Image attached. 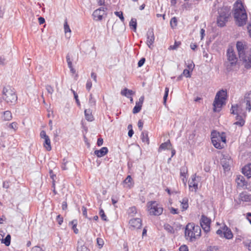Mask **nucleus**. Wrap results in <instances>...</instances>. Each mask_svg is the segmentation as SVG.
<instances>
[{
	"instance_id": "nucleus-16",
	"label": "nucleus",
	"mask_w": 251,
	"mask_h": 251,
	"mask_svg": "<svg viewBox=\"0 0 251 251\" xmlns=\"http://www.w3.org/2000/svg\"><path fill=\"white\" fill-rule=\"evenodd\" d=\"M144 100V97L142 96L139 98L138 101L136 102V105L133 108L132 111L133 114H136L140 111L142 107Z\"/></svg>"
},
{
	"instance_id": "nucleus-33",
	"label": "nucleus",
	"mask_w": 251,
	"mask_h": 251,
	"mask_svg": "<svg viewBox=\"0 0 251 251\" xmlns=\"http://www.w3.org/2000/svg\"><path fill=\"white\" fill-rule=\"evenodd\" d=\"M181 205L183 210H186L188 207V199L187 198H184L181 201Z\"/></svg>"
},
{
	"instance_id": "nucleus-19",
	"label": "nucleus",
	"mask_w": 251,
	"mask_h": 251,
	"mask_svg": "<svg viewBox=\"0 0 251 251\" xmlns=\"http://www.w3.org/2000/svg\"><path fill=\"white\" fill-rule=\"evenodd\" d=\"M242 173L248 178L251 177V163L247 164L243 168Z\"/></svg>"
},
{
	"instance_id": "nucleus-32",
	"label": "nucleus",
	"mask_w": 251,
	"mask_h": 251,
	"mask_svg": "<svg viewBox=\"0 0 251 251\" xmlns=\"http://www.w3.org/2000/svg\"><path fill=\"white\" fill-rule=\"evenodd\" d=\"M229 12L226 9H222L219 11V16L228 19L229 16Z\"/></svg>"
},
{
	"instance_id": "nucleus-50",
	"label": "nucleus",
	"mask_w": 251,
	"mask_h": 251,
	"mask_svg": "<svg viewBox=\"0 0 251 251\" xmlns=\"http://www.w3.org/2000/svg\"><path fill=\"white\" fill-rule=\"evenodd\" d=\"M181 44L180 42L176 41L175 44L173 46H170L169 49V50H176Z\"/></svg>"
},
{
	"instance_id": "nucleus-40",
	"label": "nucleus",
	"mask_w": 251,
	"mask_h": 251,
	"mask_svg": "<svg viewBox=\"0 0 251 251\" xmlns=\"http://www.w3.org/2000/svg\"><path fill=\"white\" fill-rule=\"evenodd\" d=\"M188 170L186 166H182L180 168V175L183 176L184 178L186 177V175L187 173Z\"/></svg>"
},
{
	"instance_id": "nucleus-59",
	"label": "nucleus",
	"mask_w": 251,
	"mask_h": 251,
	"mask_svg": "<svg viewBox=\"0 0 251 251\" xmlns=\"http://www.w3.org/2000/svg\"><path fill=\"white\" fill-rule=\"evenodd\" d=\"M10 182L9 181H4L3 182V187L5 189H8L9 187V184Z\"/></svg>"
},
{
	"instance_id": "nucleus-17",
	"label": "nucleus",
	"mask_w": 251,
	"mask_h": 251,
	"mask_svg": "<svg viewBox=\"0 0 251 251\" xmlns=\"http://www.w3.org/2000/svg\"><path fill=\"white\" fill-rule=\"evenodd\" d=\"M239 200L243 201L249 202L251 201V195L246 192L240 193L239 195Z\"/></svg>"
},
{
	"instance_id": "nucleus-37",
	"label": "nucleus",
	"mask_w": 251,
	"mask_h": 251,
	"mask_svg": "<svg viewBox=\"0 0 251 251\" xmlns=\"http://www.w3.org/2000/svg\"><path fill=\"white\" fill-rule=\"evenodd\" d=\"M96 103V100L93 98L92 94L90 95L89 98V105L91 107H93L95 106Z\"/></svg>"
},
{
	"instance_id": "nucleus-14",
	"label": "nucleus",
	"mask_w": 251,
	"mask_h": 251,
	"mask_svg": "<svg viewBox=\"0 0 251 251\" xmlns=\"http://www.w3.org/2000/svg\"><path fill=\"white\" fill-rule=\"evenodd\" d=\"M147 44L148 46L150 48L152 49L151 46L154 43L155 37L153 29H149L147 33Z\"/></svg>"
},
{
	"instance_id": "nucleus-36",
	"label": "nucleus",
	"mask_w": 251,
	"mask_h": 251,
	"mask_svg": "<svg viewBox=\"0 0 251 251\" xmlns=\"http://www.w3.org/2000/svg\"><path fill=\"white\" fill-rule=\"evenodd\" d=\"M128 214L131 216L133 217L135 215V214L137 213V209L135 207L133 206L130 207L128 210Z\"/></svg>"
},
{
	"instance_id": "nucleus-5",
	"label": "nucleus",
	"mask_w": 251,
	"mask_h": 251,
	"mask_svg": "<svg viewBox=\"0 0 251 251\" xmlns=\"http://www.w3.org/2000/svg\"><path fill=\"white\" fill-rule=\"evenodd\" d=\"M2 98L7 103H15L17 100V96L14 90L10 87H4L2 91Z\"/></svg>"
},
{
	"instance_id": "nucleus-61",
	"label": "nucleus",
	"mask_w": 251,
	"mask_h": 251,
	"mask_svg": "<svg viewBox=\"0 0 251 251\" xmlns=\"http://www.w3.org/2000/svg\"><path fill=\"white\" fill-rule=\"evenodd\" d=\"M68 163L67 161L65 160V159H63V161L62 164V168L64 170H66L67 169L66 167V164Z\"/></svg>"
},
{
	"instance_id": "nucleus-44",
	"label": "nucleus",
	"mask_w": 251,
	"mask_h": 251,
	"mask_svg": "<svg viewBox=\"0 0 251 251\" xmlns=\"http://www.w3.org/2000/svg\"><path fill=\"white\" fill-rule=\"evenodd\" d=\"M177 19L176 17H173L171 19L170 21V25L172 28H175L177 25Z\"/></svg>"
},
{
	"instance_id": "nucleus-21",
	"label": "nucleus",
	"mask_w": 251,
	"mask_h": 251,
	"mask_svg": "<svg viewBox=\"0 0 251 251\" xmlns=\"http://www.w3.org/2000/svg\"><path fill=\"white\" fill-rule=\"evenodd\" d=\"M171 147L172 144L170 141L168 140L167 142L163 143L160 145V147L158 148V151L160 152L162 150L171 149Z\"/></svg>"
},
{
	"instance_id": "nucleus-63",
	"label": "nucleus",
	"mask_w": 251,
	"mask_h": 251,
	"mask_svg": "<svg viewBox=\"0 0 251 251\" xmlns=\"http://www.w3.org/2000/svg\"><path fill=\"white\" fill-rule=\"evenodd\" d=\"M33 251H43L42 249L38 246H36L33 248Z\"/></svg>"
},
{
	"instance_id": "nucleus-30",
	"label": "nucleus",
	"mask_w": 251,
	"mask_h": 251,
	"mask_svg": "<svg viewBox=\"0 0 251 251\" xmlns=\"http://www.w3.org/2000/svg\"><path fill=\"white\" fill-rule=\"evenodd\" d=\"M66 60L68 65V67L70 68L71 72L72 74H75V70L73 67L72 62L71 60L70 55L69 54H68L66 56Z\"/></svg>"
},
{
	"instance_id": "nucleus-22",
	"label": "nucleus",
	"mask_w": 251,
	"mask_h": 251,
	"mask_svg": "<svg viewBox=\"0 0 251 251\" xmlns=\"http://www.w3.org/2000/svg\"><path fill=\"white\" fill-rule=\"evenodd\" d=\"M238 106L241 108L243 110V108H245L247 111L250 112L251 110V102L248 101H242Z\"/></svg>"
},
{
	"instance_id": "nucleus-28",
	"label": "nucleus",
	"mask_w": 251,
	"mask_h": 251,
	"mask_svg": "<svg viewBox=\"0 0 251 251\" xmlns=\"http://www.w3.org/2000/svg\"><path fill=\"white\" fill-rule=\"evenodd\" d=\"M44 141V147L46 149V150L48 151H50L51 150V145H50V140L49 136L47 138H45Z\"/></svg>"
},
{
	"instance_id": "nucleus-12",
	"label": "nucleus",
	"mask_w": 251,
	"mask_h": 251,
	"mask_svg": "<svg viewBox=\"0 0 251 251\" xmlns=\"http://www.w3.org/2000/svg\"><path fill=\"white\" fill-rule=\"evenodd\" d=\"M218 134L217 132L216 131H213L211 133V141L213 145V146L217 149H222L224 148L223 145H222V142L220 141L219 139L215 136Z\"/></svg>"
},
{
	"instance_id": "nucleus-20",
	"label": "nucleus",
	"mask_w": 251,
	"mask_h": 251,
	"mask_svg": "<svg viewBox=\"0 0 251 251\" xmlns=\"http://www.w3.org/2000/svg\"><path fill=\"white\" fill-rule=\"evenodd\" d=\"M108 151V149L106 147H102L100 150H96L94 151V153L98 157H101L104 156L107 153Z\"/></svg>"
},
{
	"instance_id": "nucleus-54",
	"label": "nucleus",
	"mask_w": 251,
	"mask_h": 251,
	"mask_svg": "<svg viewBox=\"0 0 251 251\" xmlns=\"http://www.w3.org/2000/svg\"><path fill=\"white\" fill-rule=\"evenodd\" d=\"M97 244L99 246L100 248H101L104 244V242L103 240L101 238H97Z\"/></svg>"
},
{
	"instance_id": "nucleus-6",
	"label": "nucleus",
	"mask_w": 251,
	"mask_h": 251,
	"mask_svg": "<svg viewBox=\"0 0 251 251\" xmlns=\"http://www.w3.org/2000/svg\"><path fill=\"white\" fill-rule=\"evenodd\" d=\"M148 207L151 215L158 216L163 212V208L155 201L148 202Z\"/></svg>"
},
{
	"instance_id": "nucleus-55",
	"label": "nucleus",
	"mask_w": 251,
	"mask_h": 251,
	"mask_svg": "<svg viewBox=\"0 0 251 251\" xmlns=\"http://www.w3.org/2000/svg\"><path fill=\"white\" fill-rule=\"evenodd\" d=\"M56 221L58 222L59 225H61L63 222V217H62L60 215H58L56 217Z\"/></svg>"
},
{
	"instance_id": "nucleus-52",
	"label": "nucleus",
	"mask_w": 251,
	"mask_h": 251,
	"mask_svg": "<svg viewBox=\"0 0 251 251\" xmlns=\"http://www.w3.org/2000/svg\"><path fill=\"white\" fill-rule=\"evenodd\" d=\"M183 75L186 77H190L191 74L190 72V70L184 69L183 72Z\"/></svg>"
},
{
	"instance_id": "nucleus-13",
	"label": "nucleus",
	"mask_w": 251,
	"mask_h": 251,
	"mask_svg": "<svg viewBox=\"0 0 251 251\" xmlns=\"http://www.w3.org/2000/svg\"><path fill=\"white\" fill-rule=\"evenodd\" d=\"M129 224L131 229H138L141 227L142 220L140 218H134L129 220Z\"/></svg>"
},
{
	"instance_id": "nucleus-18",
	"label": "nucleus",
	"mask_w": 251,
	"mask_h": 251,
	"mask_svg": "<svg viewBox=\"0 0 251 251\" xmlns=\"http://www.w3.org/2000/svg\"><path fill=\"white\" fill-rule=\"evenodd\" d=\"M124 187L127 188H131L133 186L134 182L130 176H127L126 178L125 179L123 182Z\"/></svg>"
},
{
	"instance_id": "nucleus-60",
	"label": "nucleus",
	"mask_w": 251,
	"mask_h": 251,
	"mask_svg": "<svg viewBox=\"0 0 251 251\" xmlns=\"http://www.w3.org/2000/svg\"><path fill=\"white\" fill-rule=\"evenodd\" d=\"M48 136L46 134L45 131L42 130L40 132V137L42 139H45L47 138Z\"/></svg>"
},
{
	"instance_id": "nucleus-34",
	"label": "nucleus",
	"mask_w": 251,
	"mask_h": 251,
	"mask_svg": "<svg viewBox=\"0 0 251 251\" xmlns=\"http://www.w3.org/2000/svg\"><path fill=\"white\" fill-rule=\"evenodd\" d=\"M193 229V232L195 233V235L196 238H197L198 237H200L201 233V229L199 226H195L194 225V228Z\"/></svg>"
},
{
	"instance_id": "nucleus-4",
	"label": "nucleus",
	"mask_w": 251,
	"mask_h": 251,
	"mask_svg": "<svg viewBox=\"0 0 251 251\" xmlns=\"http://www.w3.org/2000/svg\"><path fill=\"white\" fill-rule=\"evenodd\" d=\"M226 92L222 90L219 91L217 94L213 102V110L214 112H219L220 111L223 105L225 104V100Z\"/></svg>"
},
{
	"instance_id": "nucleus-45",
	"label": "nucleus",
	"mask_w": 251,
	"mask_h": 251,
	"mask_svg": "<svg viewBox=\"0 0 251 251\" xmlns=\"http://www.w3.org/2000/svg\"><path fill=\"white\" fill-rule=\"evenodd\" d=\"M164 228L166 231L170 233H174V231L173 227L168 224L164 225Z\"/></svg>"
},
{
	"instance_id": "nucleus-11",
	"label": "nucleus",
	"mask_w": 251,
	"mask_h": 251,
	"mask_svg": "<svg viewBox=\"0 0 251 251\" xmlns=\"http://www.w3.org/2000/svg\"><path fill=\"white\" fill-rule=\"evenodd\" d=\"M227 57L231 66L235 65L237 62V58L232 48H229L227 50Z\"/></svg>"
},
{
	"instance_id": "nucleus-43",
	"label": "nucleus",
	"mask_w": 251,
	"mask_h": 251,
	"mask_svg": "<svg viewBox=\"0 0 251 251\" xmlns=\"http://www.w3.org/2000/svg\"><path fill=\"white\" fill-rule=\"evenodd\" d=\"M187 67L189 70L193 71L194 67L195 64L192 60L187 61V63H186Z\"/></svg>"
},
{
	"instance_id": "nucleus-41",
	"label": "nucleus",
	"mask_w": 251,
	"mask_h": 251,
	"mask_svg": "<svg viewBox=\"0 0 251 251\" xmlns=\"http://www.w3.org/2000/svg\"><path fill=\"white\" fill-rule=\"evenodd\" d=\"M64 29L65 33L66 34H67L68 32H69V33L71 32V30L70 28L69 25L68 24L67 21L66 19L65 20V22H64Z\"/></svg>"
},
{
	"instance_id": "nucleus-25",
	"label": "nucleus",
	"mask_w": 251,
	"mask_h": 251,
	"mask_svg": "<svg viewBox=\"0 0 251 251\" xmlns=\"http://www.w3.org/2000/svg\"><path fill=\"white\" fill-rule=\"evenodd\" d=\"M228 21V19L222 16H219L217 19V24L219 26L221 27L224 26L226 23Z\"/></svg>"
},
{
	"instance_id": "nucleus-31",
	"label": "nucleus",
	"mask_w": 251,
	"mask_h": 251,
	"mask_svg": "<svg viewBox=\"0 0 251 251\" xmlns=\"http://www.w3.org/2000/svg\"><path fill=\"white\" fill-rule=\"evenodd\" d=\"M195 180V177L192 178V181L189 183V186L190 190L192 191H193V188L194 189V191H196L198 188V184L196 183L194 181Z\"/></svg>"
},
{
	"instance_id": "nucleus-64",
	"label": "nucleus",
	"mask_w": 251,
	"mask_h": 251,
	"mask_svg": "<svg viewBox=\"0 0 251 251\" xmlns=\"http://www.w3.org/2000/svg\"><path fill=\"white\" fill-rule=\"evenodd\" d=\"M217 250V248L216 247L210 246L209 247H208V248L207 249V251H216Z\"/></svg>"
},
{
	"instance_id": "nucleus-47",
	"label": "nucleus",
	"mask_w": 251,
	"mask_h": 251,
	"mask_svg": "<svg viewBox=\"0 0 251 251\" xmlns=\"http://www.w3.org/2000/svg\"><path fill=\"white\" fill-rule=\"evenodd\" d=\"M168 93H169V88L168 87L165 88V94L163 97V104L164 105H166V100L168 96Z\"/></svg>"
},
{
	"instance_id": "nucleus-57",
	"label": "nucleus",
	"mask_w": 251,
	"mask_h": 251,
	"mask_svg": "<svg viewBox=\"0 0 251 251\" xmlns=\"http://www.w3.org/2000/svg\"><path fill=\"white\" fill-rule=\"evenodd\" d=\"M145 58H142L138 62V66L139 67H141L143 65L145 62Z\"/></svg>"
},
{
	"instance_id": "nucleus-15",
	"label": "nucleus",
	"mask_w": 251,
	"mask_h": 251,
	"mask_svg": "<svg viewBox=\"0 0 251 251\" xmlns=\"http://www.w3.org/2000/svg\"><path fill=\"white\" fill-rule=\"evenodd\" d=\"M105 13L104 7H100L95 10L93 12V16L94 19L96 21H100L102 20V16Z\"/></svg>"
},
{
	"instance_id": "nucleus-56",
	"label": "nucleus",
	"mask_w": 251,
	"mask_h": 251,
	"mask_svg": "<svg viewBox=\"0 0 251 251\" xmlns=\"http://www.w3.org/2000/svg\"><path fill=\"white\" fill-rule=\"evenodd\" d=\"M179 251H188V248L186 245L181 246L179 248Z\"/></svg>"
},
{
	"instance_id": "nucleus-8",
	"label": "nucleus",
	"mask_w": 251,
	"mask_h": 251,
	"mask_svg": "<svg viewBox=\"0 0 251 251\" xmlns=\"http://www.w3.org/2000/svg\"><path fill=\"white\" fill-rule=\"evenodd\" d=\"M221 162L225 171H228L230 169V167L232 164V160L229 154L227 153L224 154Z\"/></svg>"
},
{
	"instance_id": "nucleus-26",
	"label": "nucleus",
	"mask_w": 251,
	"mask_h": 251,
	"mask_svg": "<svg viewBox=\"0 0 251 251\" xmlns=\"http://www.w3.org/2000/svg\"><path fill=\"white\" fill-rule=\"evenodd\" d=\"M134 94V92L131 90H129L127 88H125L124 90H122L121 92V94L122 96H124L127 98H129V96L132 95Z\"/></svg>"
},
{
	"instance_id": "nucleus-10",
	"label": "nucleus",
	"mask_w": 251,
	"mask_h": 251,
	"mask_svg": "<svg viewBox=\"0 0 251 251\" xmlns=\"http://www.w3.org/2000/svg\"><path fill=\"white\" fill-rule=\"evenodd\" d=\"M211 223V220L206 216L202 215L201 216L200 224L205 232H207L210 230V225Z\"/></svg>"
},
{
	"instance_id": "nucleus-62",
	"label": "nucleus",
	"mask_w": 251,
	"mask_h": 251,
	"mask_svg": "<svg viewBox=\"0 0 251 251\" xmlns=\"http://www.w3.org/2000/svg\"><path fill=\"white\" fill-rule=\"evenodd\" d=\"M138 126L140 131L142 130L143 126V122L141 120H139L138 122Z\"/></svg>"
},
{
	"instance_id": "nucleus-29",
	"label": "nucleus",
	"mask_w": 251,
	"mask_h": 251,
	"mask_svg": "<svg viewBox=\"0 0 251 251\" xmlns=\"http://www.w3.org/2000/svg\"><path fill=\"white\" fill-rule=\"evenodd\" d=\"M217 133L218 134L215 136L218 138V139H219L220 141L222 142V145H223V146L224 147L226 143V137L225 133L224 132H222L221 134L219 132H217Z\"/></svg>"
},
{
	"instance_id": "nucleus-35",
	"label": "nucleus",
	"mask_w": 251,
	"mask_h": 251,
	"mask_svg": "<svg viewBox=\"0 0 251 251\" xmlns=\"http://www.w3.org/2000/svg\"><path fill=\"white\" fill-rule=\"evenodd\" d=\"M236 182L238 185L241 186H244L246 183L245 178L243 176H240L236 179Z\"/></svg>"
},
{
	"instance_id": "nucleus-39",
	"label": "nucleus",
	"mask_w": 251,
	"mask_h": 251,
	"mask_svg": "<svg viewBox=\"0 0 251 251\" xmlns=\"http://www.w3.org/2000/svg\"><path fill=\"white\" fill-rule=\"evenodd\" d=\"M129 26L132 28L134 31H136L137 27V22L135 18H132L129 22Z\"/></svg>"
},
{
	"instance_id": "nucleus-27",
	"label": "nucleus",
	"mask_w": 251,
	"mask_h": 251,
	"mask_svg": "<svg viewBox=\"0 0 251 251\" xmlns=\"http://www.w3.org/2000/svg\"><path fill=\"white\" fill-rule=\"evenodd\" d=\"M12 114L10 111H5L3 113L2 119L3 121H10L12 119Z\"/></svg>"
},
{
	"instance_id": "nucleus-2",
	"label": "nucleus",
	"mask_w": 251,
	"mask_h": 251,
	"mask_svg": "<svg viewBox=\"0 0 251 251\" xmlns=\"http://www.w3.org/2000/svg\"><path fill=\"white\" fill-rule=\"evenodd\" d=\"M234 17L236 20V25L239 26H243L246 24L247 15L241 2H236L234 9Z\"/></svg>"
},
{
	"instance_id": "nucleus-9",
	"label": "nucleus",
	"mask_w": 251,
	"mask_h": 251,
	"mask_svg": "<svg viewBox=\"0 0 251 251\" xmlns=\"http://www.w3.org/2000/svg\"><path fill=\"white\" fill-rule=\"evenodd\" d=\"M216 233L221 237L223 236L227 239H230L233 237V234L231 230L226 225L222 229H218Z\"/></svg>"
},
{
	"instance_id": "nucleus-51",
	"label": "nucleus",
	"mask_w": 251,
	"mask_h": 251,
	"mask_svg": "<svg viewBox=\"0 0 251 251\" xmlns=\"http://www.w3.org/2000/svg\"><path fill=\"white\" fill-rule=\"evenodd\" d=\"M8 127L11 129H13L15 131L18 128L17 123L16 122H13L9 125Z\"/></svg>"
},
{
	"instance_id": "nucleus-1",
	"label": "nucleus",
	"mask_w": 251,
	"mask_h": 251,
	"mask_svg": "<svg viewBox=\"0 0 251 251\" xmlns=\"http://www.w3.org/2000/svg\"><path fill=\"white\" fill-rule=\"evenodd\" d=\"M236 48L240 60L244 63L245 67L247 68L251 67V47L244 44L242 42H237Z\"/></svg>"
},
{
	"instance_id": "nucleus-24",
	"label": "nucleus",
	"mask_w": 251,
	"mask_h": 251,
	"mask_svg": "<svg viewBox=\"0 0 251 251\" xmlns=\"http://www.w3.org/2000/svg\"><path fill=\"white\" fill-rule=\"evenodd\" d=\"M141 138L142 139V141L144 143H146L147 144V145H149L150 143V140L148 137V132L147 131H143L142 132L141 135Z\"/></svg>"
},
{
	"instance_id": "nucleus-46",
	"label": "nucleus",
	"mask_w": 251,
	"mask_h": 251,
	"mask_svg": "<svg viewBox=\"0 0 251 251\" xmlns=\"http://www.w3.org/2000/svg\"><path fill=\"white\" fill-rule=\"evenodd\" d=\"M99 214L101 218L105 221H107V219L106 218V216L105 215L104 211L103 209H100V210Z\"/></svg>"
},
{
	"instance_id": "nucleus-48",
	"label": "nucleus",
	"mask_w": 251,
	"mask_h": 251,
	"mask_svg": "<svg viewBox=\"0 0 251 251\" xmlns=\"http://www.w3.org/2000/svg\"><path fill=\"white\" fill-rule=\"evenodd\" d=\"M114 14L120 19V20L122 21V22H124L125 19L123 16V12L122 11H119V12L116 11L114 12Z\"/></svg>"
},
{
	"instance_id": "nucleus-7",
	"label": "nucleus",
	"mask_w": 251,
	"mask_h": 251,
	"mask_svg": "<svg viewBox=\"0 0 251 251\" xmlns=\"http://www.w3.org/2000/svg\"><path fill=\"white\" fill-rule=\"evenodd\" d=\"M194 224L189 223L187 225L185 230V236L187 240L192 242L196 239L195 233L193 232Z\"/></svg>"
},
{
	"instance_id": "nucleus-53",
	"label": "nucleus",
	"mask_w": 251,
	"mask_h": 251,
	"mask_svg": "<svg viewBox=\"0 0 251 251\" xmlns=\"http://www.w3.org/2000/svg\"><path fill=\"white\" fill-rule=\"evenodd\" d=\"M46 90L48 93L52 94L54 91L53 88L50 85H47L46 86Z\"/></svg>"
},
{
	"instance_id": "nucleus-38",
	"label": "nucleus",
	"mask_w": 251,
	"mask_h": 251,
	"mask_svg": "<svg viewBox=\"0 0 251 251\" xmlns=\"http://www.w3.org/2000/svg\"><path fill=\"white\" fill-rule=\"evenodd\" d=\"M11 236L10 234H8L6 237L2 240L1 243H3L6 246H8L10 244Z\"/></svg>"
},
{
	"instance_id": "nucleus-3",
	"label": "nucleus",
	"mask_w": 251,
	"mask_h": 251,
	"mask_svg": "<svg viewBox=\"0 0 251 251\" xmlns=\"http://www.w3.org/2000/svg\"><path fill=\"white\" fill-rule=\"evenodd\" d=\"M230 111L232 114L237 115L236 120H237V121L235 122L234 124L240 126H243L245 124V119L246 117L245 112H242L241 108L240 107L238 104L232 105Z\"/></svg>"
},
{
	"instance_id": "nucleus-58",
	"label": "nucleus",
	"mask_w": 251,
	"mask_h": 251,
	"mask_svg": "<svg viewBox=\"0 0 251 251\" xmlns=\"http://www.w3.org/2000/svg\"><path fill=\"white\" fill-rule=\"evenodd\" d=\"M92 86V82L90 80H88L86 83V89L89 91L90 89L91 88Z\"/></svg>"
},
{
	"instance_id": "nucleus-42",
	"label": "nucleus",
	"mask_w": 251,
	"mask_h": 251,
	"mask_svg": "<svg viewBox=\"0 0 251 251\" xmlns=\"http://www.w3.org/2000/svg\"><path fill=\"white\" fill-rule=\"evenodd\" d=\"M251 102V91H250L248 93H247L245 96L244 99L242 101H248Z\"/></svg>"
},
{
	"instance_id": "nucleus-23",
	"label": "nucleus",
	"mask_w": 251,
	"mask_h": 251,
	"mask_svg": "<svg viewBox=\"0 0 251 251\" xmlns=\"http://www.w3.org/2000/svg\"><path fill=\"white\" fill-rule=\"evenodd\" d=\"M85 119L88 121H92L94 120L92 114V110L90 109H85L84 111Z\"/></svg>"
},
{
	"instance_id": "nucleus-49",
	"label": "nucleus",
	"mask_w": 251,
	"mask_h": 251,
	"mask_svg": "<svg viewBox=\"0 0 251 251\" xmlns=\"http://www.w3.org/2000/svg\"><path fill=\"white\" fill-rule=\"evenodd\" d=\"M77 251H89L87 247L84 245L81 244L77 247Z\"/></svg>"
}]
</instances>
